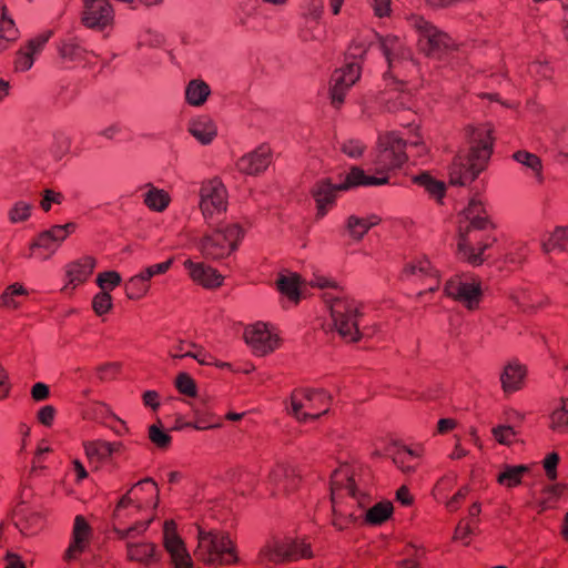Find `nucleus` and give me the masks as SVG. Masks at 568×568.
<instances>
[{
    "label": "nucleus",
    "mask_w": 568,
    "mask_h": 568,
    "mask_svg": "<svg viewBox=\"0 0 568 568\" xmlns=\"http://www.w3.org/2000/svg\"><path fill=\"white\" fill-rule=\"evenodd\" d=\"M355 469L343 464L331 476L333 525L343 530L364 517L371 503L367 494L357 488Z\"/></svg>",
    "instance_id": "obj_1"
},
{
    "label": "nucleus",
    "mask_w": 568,
    "mask_h": 568,
    "mask_svg": "<svg viewBox=\"0 0 568 568\" xmlns=\"http://www.w3.org/2000/svg\"><path fill=\"white\" fill-rule=\"evenodd\" d=\"M465 131L469 138V150L457 153L448 169L450 184L459 186L471 183L485 170L494 144L493 130L488 125H469Z\"/></svg>",
    "instance_id": "obj_2"
},
{
    "label": "nucleus",
    "mask_w": 568,
    "mask_h": 568,
    "mask_svg": "<svg viewBox=\"0 0 568 568\" xmlns=\"http://www.w3.org/2000/svg\"><path fill=\"white\" fill-rule=\"evenodd\" d=\"M195 559L207 567L232 566L240 561L235 542L229 534L220 530H205L197 527Z\"/></svg>",
    "instance_id": "obj_3"
},
{
    "label": "nucleus",
    "mask_w": 568,
    "mask_h": 568,
    "mask_svg": "<svg viewBox=\"0 0 568 568\" xmlns=\"http://www.w3.org/2000/svg\"><path fill=\"white\" fill-rule=\"evenodd\" d=\"M312 557V547L304 540L273 537L261 547L257 555V564L272 568L288 561L311 559Z\"/></svg>",
    "instance_id": "obj_4"
},
{
    "label": "nucleus",
    "mask_w": 568,
    "mask_h": 568,
    "mask_svg": "<svg viewBox=\"0 0 568 568\" xmlns=\"http://www.w3.org/2000/svg\"><path fill=\"white\" fill-rule=\"evenodd\" d=\"M465 217L469 224L465 232L460 231L458 250L469 263L480 264L483 262L480 255L487 245H474L476 241L475 231L484 230L489 224L483 203L476 200L470 201L465 210Z\"/></svg>",
    "instance_id": "obj_5"
},
{
    "label": "nucleus",
    "mask_w": 568,
    "mask_h": 568,
    "mask_svg": "<svg viewBox=\"0 0 568 568\" xmlns=\"http://www.w3.org/2000/svg\"><path fill=\"white\" fill-rule=\"evenodd\" d=\"M419 34L418 48L429 58H440L443 54L458 50V43L446 32L420 16L409 18Z\"/></svg>",
    "instance_id": "obj_6"
},
{
    "label": "nucleus",
    "mask_w": 568,
    "mask_h": 568,
    "mask_svg": "<svg viewBox=\"0 0 568 568\" xmlns=\"http://www.w3.org/2000/svg\"><path fill=\"white\" fill-rule=\"evenodd\" d=\"M331 315L339 335L346 342H357L362 334L358 318L363 315L362 304L348 297H335L329 304Z\"/></svg>",
    "instance_id": "obj_7"
},
{
    "label": "nucleus",
    "mask_w": 568,
    "mask_h": 568,
    "mask_svg": "<svg viewBox=\"0 0 568 568\" xmlns=\"http://www.w3.org/2000/svg\"><path fill=\"white\" fill-rule=\"evenodd\" d=\"M406 142L394 132H386L378 138L377 153L374 159L375 173L381 176L400 168L407 161Z\"/></svg>",
    "instance_id": "obj_8"
},
{
    "label": "nucleus",
    "mask_w": 568,
    "mask_h": 568,
    "mask_svg": "<svg viewBox=\"0 0 568 568\" xmlns=\"http://www.w3.org/2000/svg\"><path fill=\"white\" fill-rule=\"evenodd\" d=\"M242 235V229L237 224L226 226L224 230H214L201 241V252L207 260H221L227 257L236 247Z\"/></svg>",
    "instance_id": "obj_9"
},
{
    "label": "nucleus",
    "mask_w": 568,
    "mask_h": 568,
    "mask_svg": "<svg viewBox=\"0 0 568 568\" xmlns=\"http://www.w3.org/2000/svg\"><path fill=\"white\" fill-rule=\"evenodd\" d=\"M125 498H121L113 513V528L120 539H125L131 532L145 530L153 518L146 513L132 506Z\"/></svg>",
    "instance_id": "obj_10"
},
{
    "label": "nucleus",
    "mask_w": 568,
    "mask_h": 568,
    "mask_svg": "<svg viewBox=\"0 0 568 568\" xmlns=\"http://www.w3.org/2000/svg\"><path fill=\"white\" fill-rule=\"evenodd\" d=\"M291 403L294 415L301 420L318 418L328 410V399L322 392L295 389Z\"/></svg>",
    "instance_id": "obj_11"
},
{
    "label": "nucleus",
    "mask_w": 568,
    "mask_h": 568,
    "mask_svg": "<svg viewBox=\"0 0 568 568\" xmlns=\"http://www.w3.org/2000/svg\"><path fill=\"white\" fill-rule=\"evenodd\" d=\"M302 483L300 470L290 464L278 463L268 470L265 484L272 495L287 496L295 493Z\"/></svg>",
    "instance_id": "obj_12"
},
{
    "label": "nucleus",
    "mask_w": 568,
    "mask_h": 568,
    "mask_svg": "<svg viewBox=\"0 0 568 568\" xmlns=\"http://www.w3.org/2000/svg\"><path fill=\"white\" fill-rule=\"evenodd\" d=\"M200 207L205 219L226 211L227 191L221 180L214 178L203 183Z\"/></svg>",
    "instance_id": "obj_13"
},
{
    "label": "nucleus",
    "mask_w": 568,
    "mask_h": 568,
    "mask_svg": "<svg viewBox=\"0 0 568 568\" xmlns=\"http://www.w3.org/2000/svg\"><path fill=\"white\" fill-rule=\"evenodd\" d=\"M163 545L174 568H193V560L184 541L176 531L173 520H166L163 528Z\"/></svg>",
    "instance_id": "obj_14"
},
{
    "label": "nucleus",
    "mask_w": 568,
    "mask_h": 568,
    "mask_svg": "<svg viewBox=\"0 0 568 568\" xmlns=\"http://www.w3.org/2000/svg\"><path fill=\"white\" fill-rule=\"evenodd\" d=\"M125 501L132 503L135 508L154 518V510L159 504V488L152 479H144L133 485L123 496Z\"/></svg>",
    "instance_id": "obj_15"
},
{
    "label": "nucleus",
    "mask_w": 568,
    "mask_h": 568,
    "mask_svg": "<svg viewBox=\"0 0 568 568\" xmlns=\"http://www.w3.org/2000/svg\"><path fill=\"white\" fill-rule=\"evenodd\" d=\"M361 77V64L347 62L344 68L337 69L332 75L331 98L332 104L339 108L344 102L345 91Z\"/></svg>",
    "instance_id": "obj_16"
},
{
    "label": "nucleus",
    "mask_w": 568,
    "mask_h": 568,
    "mask_svg": "<svg viewBox=\"0 0 568 568\" xmlns=\"http://www.w3.org/2000/svg\"><path fill=\"white\" fill-rule=\"evenodd\" d=\"M244 338L258 355H266L280 345V337L272 333L265 323H256L245 328Z\"/></svg>",
    "instance_id": "obj_17"
},
{
    "label": "nucleus",
    "mask_w": 568,
    "mask_h": 568,
    "mask_svg": "<svg viewBox=\"0 0 568 568\" xmlns=\"http://www.w3.org/2000/svg\"><path fill=\"white\" fill-rule=\"evenodd\" d=\"M113 20V9L108 0H84L82 22L88 28H104Z\"/></svg>",
    "instance_id": "obj_18"
},
{
    "label": "nucleus",
    "mask_w": 568,
    "mask_h": 568,
    "mask_svg": "<svg viewBox=\"0 0 568 568\" xmlns=\"http://www.w3.org/2000/svg\"><path fill=\"white\" fill-rule=\"evenodd\" d=\"M445 292L448 296L465 303L469 310L477 306L481 295L479 283H465L459 277L449 280Z\"/></svg>",
    "instance_id": "obj_19"
},
{
    "label": "nucleus",
    "mask_w": 568,
    "mask_h": 568,
    "mask_svg": "<svg viewBox=\"0 0 568 568\" xmlns=\"http://www.w3.org/2000/svg\"><path fill=\"white\" fill-rule=\"evenodd\" d=\"M92 537V529L82 516H77L72 531V542L65 551L67 560H74L88 548Z\"/></svg>",
    "instance_id": "obj_20"
},
{
    "label": "nucleus",
    "mask_w": 568,
    "mask_h": 568,
    "mask_svg": "<svg viewBox=\"0 0 568 568\" xmlns=\"http://www.w3.org/2000/svg\"><path fill=\"white\" fill-rule=\"evenodd\" d=\"M126 557L130 561L150 567L160 561L161 554L155 544L151 541H138L126 544Z\"/></svg>",
    "instance_id": "obj_21"
},
{
    "label": "nucleus",
    "mask_w": 568,
    "mask_h": 568,
    "mask_svg": "<svg viewBox=\"0 0 568 568\" xmlns=\"http://www.w3.org/2000/svg\"><path fill=\"white\" fill-rule=\"evenodd\" d=\"M184 266L189 270L191 278L203 287L215 288L223 282V276L216 270L203 263H193L187 260Z\"/></svg>",
    "instance_id": "obj_22"
},
{
    "label": "nucleus",
    "mask_w": 568,
    "mask_h": 568,
    "mask_svg": "<svg viewBox=\"0 0 568 568\" xmlns=\"http://www.w3.org/2000/svg\"><path fill=\"white\" fill-rule=\"evenodd\" d=\"M271 151L266 146H260L255 151L242 156L237 161L240 172L254 175L265 170L270 164Z\"/></svg>",
    "instance_id": "obj_23"
},
{
    "label": "nucleus",
    "mask_w": 568,
    "mask_h": 568,
    "mask_svg": "<svg viewBox=\"0 0 568 568\" xmlns=\"http://www.w3.org/2000/svg\"><path fill=\"white\" fill-rule=\"evenodd\" d=\"M526 374L527 369L524 365L517 362L507 364L500 375L503 390L506 394L519 390L524 385Z\"/></svg>",
    "instance_id": "obj_24"
},
{
    "label": "nucleus",
    "mask_w": 568,
    "mask_h": 568,
    "mask_svg": "<svg viewBox=\"0 0 568 568\" xmlns=\"http://www.w3.org/2000/svg\"><path fill=\"white\" fill-rule=\"evenodd\" d=\"M75 230L74 223H67L65 225H54L52 229L39 234L37 240L30 245V250L34 247L49 248L54 242L63 241L69 232Z\"/></svg>",
    "instance_id": "obj_25"
},
{
    "label": "nucleus",
    "mask_w": 568,
    "mask_h": 568,
    "mask_svg": "<svg viewBox=\"0 0 568 568\" xmlns=\"http://www.w3.org/2000/svg\"><path fill=\"white\" fill-rule=\"evenodd\" d=\"M302 280L297 273L282 272L276 280V287L280 293L290 301L297 303L300 300V288Z\"/></svg>",
    "instance_id": "obj_26"
},
{
    "label": "nucleus",
    "mask_w": 568,
    "mask_h": 568,
    "mask_svg": "<svg viewBox=\"0 0 568 568\" xmlns=\"http://www.w3.org/2000/svg\"><path fill=\"white\" fill-rule=\"evenodd\" d=\"M387 182V176L367 175L362 169L354 166L351 169L343 184L337 185L338 190H347L358 185H379Z\"/></svg>",
    "instance_id": "obj_27"
},
{
    "label": "nucleus",
    "mask_w": 568,
    "mask_h": 568,
    "mask_svg": "<svg viewBox=\"0 0 568 568\" xmlns=\"http://www.w3.org/2000/svg\"><path fill=\"white\" fill-rule=\"evenodd\" d=\"M95 260L92 256H84L78 262L72 263L68 270V277L70 284H80L93 273Z\"/></svg>",
    "instance_id": "obj_28"
},
{
    "label": "nucleus",
    "mask_w": 568,
    "mask_h": 568,
    "mask_svg": "<svg viewBox=\"0 0 568 568\" xmlns=\"http://www.w3.org/2000/svg\"><path fill=\"white\" fill-rule=\"evenodd\" d=\"M47 38L44 37H38L36 39H32L28 42V44L21 49L18 54L14 62L16 70H28L33 64V54L42 48V45L45 43Z\"/></svg>",
    "instance_id": "obj_29"
},
{
    "label": "nucleus",
    "mask_w": 568,
    "mask_h": 568,
    "mask_svg": "<svg viewBox=\"0 0 568 568\" xmlns=\"http://www.w3.org/2000/svg\"><path fill=\"white\" fill-rule=\"evenodd\" d=\"M210 93V87L203 80H192L186 87L185 98L189 104L200 106L205 103Z\"/></svg>",
    "instance_id": "obj_30"
},
{
    "label": "nucleus",
    "mask_w": 568,
    "mask_h": 568,
    "mask_svg": "<svg viewBox=\"0 0 568 568\" xmlns=\"http://www.w3.org/2000/svg\"><path fill=\"white\" fill-rule=\"evenodd\" d=\"M335 191H339L337 186H332L329 182L323 181L316 185L313 191V195L317 203V215L323 216L326 213L325 205L331 204L334 201Z\"/></svg>",
    "instance_id": "obj_31"
},
{
    "label": "nucleus",
    "mask_w": 568,
    "mask_h": 568,
    "mask_svg": "<svg viewBox=\"0 0 568 568\" xmlns=\"http://www.w3.org/2000/svg\"><path fill=\"white\" fill-rule=\"evenodd\" d=\"M529 471V468L524 465L519 466H504L503 470L497 476L498 484L513 488L521 483V478Z\"/></svg>",
    "instance_id": "obj_32"
},
{
    "label": "nucleus",
    "mask_w": 568,
    "mask_h": 568,
    "mask_svg": "<svg viewBox=\"0 0 568 568\" xmlns=\"http://www.w3.org/2000/svg\"><path fill=\"white\" fill-rule=\"evenodd\" d=\"M393 509L390 501L377 503L373 507L365 509L364 521L372 525H379L390 517Z\"/></svg>",
    "instance_id": "obj_33"
},
{
    "label": "nucleus",
    "mask_w": 568,
    "mask_h": 568,
    "mask_svg": "<svg viewBox=\"0 0 568 568\" xmlns=\"http://www.w3.org/2000/svg\"><path fill=\"white\" fill-rule=\"evenodd\" d=\"M568 248V227L558 226L554 230L547 241L542 243L546 254L552 251H566Z\"/></svg>",
    "instance_id": "obj_34"
},
{
    "label": "nucleus",
    "mask_w": 568,
    "mask_h": 568,
    "mask_svg": "<svg viewBox=\"0 0 568 568\" xmlns=\"http://www.w3.org/2000/svg\"><path fill=\"white\" fill-rule=\"evenodd\" d=\"M28 296V291L21 284H12L0 296V307L17 310L20 305L18 297Z\"/></svg>",
    "instance_id": "obj_35"
},
{
    "label": "nucleus",
    "mask_w": 568,
    "mask_h": 568,
    "mask_svg": "<svg viewBox=\"0 0 568 568\" xmlns=\"http://www.w3.org/2000/svg\"><path fill=\"white\" fill-rule=\"evenodd\" d=\"M18 30L14 22L7 17V8L2 7V18L0 20V52L7 49L8 42L16 41Z\"/></svg>",
    "instance_id": "obj_36"
},
{
    "label": "nucleus",
    "mask_w": 568,
    "mask_h": 568,
    "mask_svg": "<svg viewBox=\"0 0 568 568\" xmlns=\"http://www.w3.org/2000/svg\"><path fill=\"white\" fill-rule=\"evenodd\" d=\"M171 197L168 192L163 190H158L155 187H151L145 194L144 203L145 205L153 211L161 212L163 211L170 203Z\"/></svg>",
    "instance_id": "obj_37"
},
{
    "label": "nucleus",
    "mask_w": 568,
    "mask_h": 568,
    "mask_svg": "<svg viewBox=\"0 0 568 568\" xmlns=\"http://www.w3.org/2000/svg\"><path fill=\"white\" fill-rule=\"evenodd\" d=\"M190 132L203 144H206L210 143L216 135V128L210 120L196 121L190 128Z\"/></svg>",
    "instance_id": "obj_38"
},
{
    "label": "nucleus",
    "mask_w": 568,
    "mask_h": 568,
    "mask_svg": "<svg viewBox=\"0 0 568 568\" xmlns=\"http://www.w3.org/2000/svg\"><path fill=\"white\" fill-rule=\"evenodd\" d=\"M550 427L557 432H568V399L561 400V407L552 412Z\"/></svg>",
    "instance_id": "obj_39"
},
{
    "label": "nucleus",
    "mask_w": 568,
    "mask_h": 568,
    "mask_svg": "<svg viewBox=\"0 0 568 568\" xmlns=\"http://www.w3.org/2000/svg\"><path fill=\"white\" fill-rule=\"evenodd\" d=\"M149 290L148 281L142 274L131 277L125 284L126 296L131 300L142 297Z\"/></svg>",
    "instance_id": "obj_40"
},
{
    "label": "nucleus",
    "mask_w": 568,
    "mask_h": 568,
    "mask_svg": "<svg viewBox=\"0 0 568 568\" xmlns=\"http://www.w3.org/2000/svg\"><path fill=\"white\" fill-rule=\"evenodd\" d=\"M382 45L390 67H393L396 58H398L399 54H404L406 51L403 48L399 39L395 36L385 37L382 41Z\"/></svg>",
    "instance_id": "obj_41"
},
{
    "label": "nucleus",
    "mask_w": 568,
    "mask_h": 568,
    "mask_svg": "<svg viewBox=\"0 0 568 568\" xmlns=\"http://www.w3.org/2000/svg\"><path fill=\"white\" fill-rule=\"evenodd\" d=\"M375 224H377V222L351 216L347 221V229L354 239L359 240Z\"/></svg>",
    "instance_id": "obj_42"
},
{
    "label": "nucleus",
    "mask_w": 568,
    "mask_h": 568,
    "mask_svg": "<svg viewBox=\"0 0 568 568\" xmlns=\"http://www.w3.org/2000/svg\"><path fill=\"white\" fill-rule=\"evenodd\" d=\"M415 181L425 186V189L437 199H442L444 196L445 184L443 182L433 180L430 175L422 174L417 176Z\"/></svg>",
    "instance_id": "obj_43"
},
{
    "label": "nucleus",
    "mask_w": 568,
    "mask_h": 568,
    "mask_svg": "<svg viewBox=\"0 0 568 568\" xmlns=\"http://www.w3.org/2000/svg\"><path fill=\"white\" fill-rule=\"evenodd\" d=\"M394 462L404 473H412L416 469L415 456L409 449L398 450L394 456Z\"/></svg>",
    "instance_id": "obj_44"
},
{
    "label": "nucleus",
    "mask_w": 568,
    "mask_h": 568,
    "mask_svg": "<svg viewBox=\"0 0 568 568\" xmlns=\"http://www.w3.org/2000/svg\"><path fill=\"white\" fill-rule=\"evenodd\" d=\"M513 156L516 161L532 169L538 175L541 174L542 164L541 160L537 155L527 151H517Z\"/></svg>",
    "instance_id": "obj_45"
},
{
    "label": "nucleus",
    "mask_w": 568,
    "mask_h": 568,
    "mask_svg": "<svg viewBox=\"0 0 568 568\" xmlns=\"http://www.w3.org/2000/svg\"><path fill=\"white\" fill-rule=\"evenodd\" d=\"M175 386L181 394L190 397L196 396V385L191 376L186 373H180L175 379Z\"/></svg>",
    "instance_id": "obj_46"
},
{
    "label": "nucleus",
    "mask_w": 568,
    "mask_h": 568,
    "mask_svg": "<svg viewBox=\"0 0 568 568\" xmlns=\"http://www.w3.org/2000/svg\"><path fill=\"white\" fill-rule=\"evenodd\" d=\"M493 435L499 444L511 445L516 442L517 433L510 426H497L493 429Z\"/></svg>",
    "instance_id": "obj_47"
},
{
    "label": "nucleus",
    "mask_w": 568,
    "mask_h": 568,
    "mask_svg": "<svg viewBox=\"0 0 568 568\" xmlns=\"http://www.w3.org/2000/svg\"><path fill=\"white\" fill-rule=\"evenodd\" d=\"M93 310L98 315L108 313L112 307V297L108 292H101L93 298Z\"/></svg>",
    "instance_id": "obj_48"
},
{
    "label": "nucleus",
    "mask_w": 568,
    "mask_h": 568,
    "mask_svg": "<svg viewBox=\"0 0 568 568\" xmlns=\"http://www.w3.org/2000/svg\"><path fill=\"white\" fill-rule=\"evenodd\" d=\"M149 438L160 448H166L171 442V437L156 425L150 426Z\"/></svg>",
    "instance_id": "obj_49"
},
{
    "label": "nucleus",
    "mask_w": 568,
    "mask_h": 568,
    "mask_svg": "<svg viewBox=\"0 0 568 568\" xmlns=\"http://www.w3.org/2000/svg\"><path fill=\"white\" fill-rule=\"evenodd\" d=\"M121 282V276L119 275V273L114 272V271H110V272H103L101 274H99L98 278H97V283L98 285L102 288V290H105V288H114L115 286H118Z\"/></svg>",
    "instance_id": "obj_50"
},
{
    "label": "nucleus",
    "mask_w": 568,
    "mask_h": 568,
    "mask_svg": "<svg viewBox=\"0 0 568 568\" xmlns=\"http://www.w3.org/2000/svg\"><path fill=\"white\" fill-rule=\"evenodd\" d=\"M366 53V43L364 41L354 40L346 51V59L348 62H357L363 59Z\"/></svg>",
    "instance_id": "obj_51"
},
{
    "label": "nucleus",
    "mask_w": 568,
    "mask_h": 568,
    "mask_svg": "<svg viewBox=\"0 0 568 568\" xmlns=\"http://www.w3.org/2000/svg\"><path fill=\"white\" fill-rule=\"evenodd\" d=\"M407 270L412 275H415L417 277H426L427 275H429V273L435 272V270L430 265V262L425 258L412 263Z\"/></svg>",
    "instance_id": "obj_52"
},
{
    "label": "nucleus",
    "mask_w": 568,
    "mask_h": 568,
    "mask_svg": "<svg viewBox=\"0 0 568 568\" xmlns=\"http://www.w3.org/2000/svg\"><path fill=\"white\" fill-rule=\"evenodd\" d=\"M473 528L469 523L460 520L455 529L454 539L463 541L465 545H469Z\"/></svg>",
    "instance_id": "obj_53"
},
{
    "label": "nucleus",
    "mask_w": 568,
    "mask_h": 568,
    "mask_svg": "<svg viewBox=\"0 0 568 568\" xmlns=\"http://www.w3.org/2000/svg\"><path fill=\"white\" fill-rule=\"evenodd\" d=\"M567 489H568V486L566 484H556V485L546 487L544 489V494L549 495V497L547 499H544L540 503L541 508L542 509L546 508L547 501H549L551 499L557 500L558 498H560Z\"/></svg>",
    "instance_id": "obj_54"
},
{
    "label": "nucleus",
    "mask_w": 568,
    "mask_h": 568,
    "mask_svg": "<svg viewBox=\"0 0 568 568\" xmlns=\"http://www.w3.org/2000/svg\"><path fill=\"white\" fill-rule=\"evenodd\" d=\"M559 463V456L557 453L549 454L544 460V468L546 470V475L550 480H555L557 478V465Z\"/></svg>",
    "instance_id": "obj_55"
},
{
    "label": "nucleus",
    "mask_w": 568,
    "mask_h": 568,
    "mask_svg": "<svg viewBox=\"0 0 568 568\" xmlns=\"http://www.w3.org/2000/svg\"><path fill=\"white\" fill-rule=\"evenodd\" d=\"M29 215L30 206L22 202L16 204V206L12 209L10 213L11 221L13 222L24 221L29 217Z\"/></svg>",
    "instance_id": "obj_56"
},
{
    "label": "nucleus",
    "mask_w": 568,
    "mask_h": 568,
    "mask_svg": "<svg viewBox=\"0 0 568 568\" xmlns=\"http://www.w3.org/2000/svg\"><path fill=\"white\" fill-rule=\"evenodd\" d=\"M62 194L55 193L52 190H45L44 196L40 203L42 210L48 212L50 210L51 203H61Z\"/></svg>",
    "instance_id": "obj_57"
},
{
    "label": "nucleus",
    "mask_w": 568,
    "mask_h": 568,
    "mask_svg": "<svg viewBox=\"0 0 568 568\" xmlns=\"http://www.w3.org/2000/svg\"><path fill=\"white\" fill-rule=\"evenodd\" d=\"M172 263V260H168L166 262H163V263H160V264H155V265H152L150 267H148L143 273L142 275L144 276V278L146 281H149L152 276L156 275V274H162V273H165L170 265Z\"/></svg>",
    "instance_id": "obj_58"
},
{
    "label": "nucleus",
    "mask_w": 568,
    "mask_h": 568,
    "mask_svg": "<svg viewBox=\"0 0 568 568\" xmlns=\"http://www.w3.org/2000/svg\"><path fill=\"white\" fill-rule=\"evenodd\" d=\"M419 286H420L419 294H422L426 291H429V292L436 291L439 287V278L436 274V271L433 273H429V275H427L425 277V283H420Z\"/></svg>",
    "instance_id": "obj_59"
},
{
    "label": "nucleus",
    "mask_w": 568,
    "mask_h": 568,
    "mask_svg": "<svg viewBox=\"0 0 568 568\" xmlns=\"http://www.w3.org/2000/svg\"><path fill=\"white\" fill-rule=\"evenodd\" d=\"M468 494V489L466 487L459 489L447 503V508L450 511H456L460 504L465 500Z\"/></svg>",
    "instance_id": "obj_60"
},
{
    "label": "nucleus",
    "mask_w": 568,
    "mask_h": 568,
    "mask_svg": "<svg viewBox=\"0 0 568 568\" xmlns=\"http://www.w3.org/2000/svg\"><path fill=\"white\" fill-rule=\"evenodd\" d=\"M55 409L52 406H44L38 413V419L45 426H51L54 419Z\"/></svg>",
    "instance_id": "obj_61"
},
{
    "label": "nucleus",
    "mask_w": 568,
    "mask_h": 568,
    "mask_svg": "<svg viewBox=\"0 0 568 568\" xmlns=\"http://www.w3.org/2000/svg\"><path fill=\"white\" fill-rule=\"evenodd\" d=\"M396 500L404 506H412L414 504V496L407 486H402L396 491Z\"/></svg>",
    "instance_id": "obj_62"
},
{
    "label": "nucleus",
    "mask_w": 568,
    "mask_h": 568,
    "mask_svg": "<svg viewBox=\"0 0 568 568\" xmlns=\"http://www.w3.org/2000/svg\"><path fill=\"white\" fill-rule=\"evenodd\" d=\"M85 449L88 455H92L93 453H101L102 455L112 454L111 445L108 443H91Z\"/></svg>",
    "instance_id": "obj_63"
},
{
    "label": "nucleus",
    "mask_w": 568,
    "mask_h": 568,
    "mask_svg": "<svg viewBox=\"0 0 568 568\" xmlns=\"http://www.w3.org/2000/svg\"><path fill=\"white\" fill-rule=\"evenodd\" d=\"M31 395L34 400H43L49 396V387L45 384L37 383L31 389Z\"/></svg>",
    "instance_id": "obj_64"
}]
</instances>
